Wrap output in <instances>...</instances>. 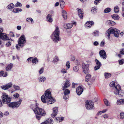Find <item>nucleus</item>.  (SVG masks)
<instances>
[{"label":"nucleus","mask_w":124,"mask_h":124,"mask_svg":"<svg viewBox=\"0 0 124 124\" xmlns=\"http://www.w3.org/2000/svg\"><path fill=\"white\" fill-rule=\"evenodd\" d=\"M13 85V83L11 82L5 85H2L1 86V88L4 90H7L11 88Z\"/></svg>","instance_id":"9d476101"},{"label":"nucleus","mask_w":124,"mask_h":124,"mask_svg":"<svg viewBox=\"0 0 124 124\" xmlns=\"http://www.w3.org/2000/svg\"><path fill=\"white\" fill-rule=\"evenodd\" d=\"M22 6V4L18 2H17L15 5V6L16 7H18L19 6L21 7Z\"/></svg>","instance_id":"09e8293b"},{"label":"nucleus","mask_w":124,"mask_h":124,"mask_svg":"<svg viewBox=\"0 0 124 124\" xmlns=\"http://www.w3.org/2000/svg\"><path fill=\"white\" fill-rule=\"evenodd\" d=\"M95 61L97 65L98 66H100L101 67V63L97 59H96L95 60Z\"/></svg>","instance_id":"a19ab883"},{"label":"nucleus","mask_w":124,"mask_h":124,"mask_svg":"<svg viewBox=\"0 0 124 124\" xmlns=\"http://www.w3.org/2000/svg\"><path fill=\"white\" fill-rule=\"evenodd\" d=\"M59 61V59L58 57L57 56H55L54 58L53 62L54 63L55 62H57Z\"/></svg>","instance_id":"58836bf2"},{"label":"nucleus","mask_w":124,"mask_h":124,"mask_svg":"<svg viewBox=\"0 0 124 124\" xmlns=\"http://www.w3.org/2000/svg\"><path fill=\"white\" fill-rule=\"evenodd\" d=\"M39 60L36 57H33L32 61V65H35L38 63L39 62Z\"/></svg>","instance_id":"412c9836"},{"label":"nucleus","mask_w":124,"mask_h":124,"mask_svg":"<svg viewBox=\"0 0 124 124\" xmlns=\"http://www.w3.org/2000/svg\"><path fill=\"white\" fill-rule=\"evenodd\" d=\"M22 11V9H21L14 8L13 10V12L15 13H18L19 12H21Z\"/></svg>","instance_id":"c756f323"},{"label":"nucleus","mask_w":124,"mask_h":124,"mask_svg":"<svg viewBox=\"0 0 124 124\" xmlns=\"http://www.w3.org/2000/svg\"><path fill=\"white\" fill-rule=\"evenodd\" d=\"M117 104L118 105L124 104V99H118L117 102Z\"/></svg>","instance_id":"a878e982"},{"label":"nucleus","mask_w":124,"mask_h":124,"mask_svg":"<svg viewBox=\"0 0 124 124\" xmlns=\"http://www.w3.org/2000/svg\"><path fill=\"white\" fill-rule=\"evenodd\" d=\"M70 85V82L68 80H67L64 84V85L62 87V90H64L66 88H68Z\"/></svg>","instance_id":"4468645a"},{"label":"nucleus","mask_w":124,"mask_h":124,"mask_svg":"<svg viewBox=\"0 0 124 124\" xmlns=\"http://www.w3.org/2000/svg\"><path fill=\"white\" fill-rule=\"evenodd\" d=\"M0 38L4 40H10L9 38L5 33H3L0 36Z\"/></svg>","instance_id":"a211bd4d"},{"label":"nucleus","mask_w":124,"mask_h":124,"mask_svg":"<svg viewBox=\"0 0 124 124\" xmlns=\"http://www.w3.org/2000/svg\"><path fill=\"white\" fill-rule=\"evenodd\" d=\"M82 68L83 71L85 74H88L89 73V65L86 64L84 63L82 64Z\"/></svg>","instance_id":"1a4fd4ad"},{"label":"nucleus","mask_w":124,"mask_h":124,"mask_svg":"<svg viewBox=\"0 0 124 124\" xmlns=\"http://www.w3.org/2000/svg\"><path fill=\"white\" fill-rule=\"evenodd\" d=\"M77 85V84H75L74 83H73L72 84V87L73 88H74L75 87V85Z\"/></svg>","instance_id":"69168bd1"},{"label":"nucleus","mask_w":124,"mask_h":124,"mask_svg":"<svg viewBox=\"0 0 124 124\" xmlns=\"http://www.w3.org/2000/svg\"><path fill=\"white\" fill-rule=\"evenodd\" d=\"M83 91V89L80 86L77 87L76 90L77 93L79 95H80L82 93Z\"/></svg>","instance_id":"f3484780"},{"label":"nucleus","mask_w":124,"mask_h":124,"mask_svg":"<svg viewBox=\"0 0 124 124\" xmlns=\"http://www.w3.org/2000/svg\"><path fill=\"white\" fill-rule=\"evenodd\" d=\"M61 72L63 74H65L67 72V70L64 69H62L61 70Z\"/></svg>","instance_id":"49530a36"},{"label":"nucleus","mask_w":124,"mask_h":124,"mask_svg":"<svg viewBox=\"0 0 124 124\" xmlns=\"http://www.w3.org/2000/svg\"><path fill=\"white\" fill-rule=\"evenodd\" d=\"M107 22L109 24L111 25H115L116 24V23L115 22L110 20H108L107 21Z\"/></svg>","instance_id":"e433bc0d"},{"label":"nucleus","mask_w":124,"mask_h":124,"mask_svg":"<svg viewBox=\"0 0 124 124\" xmlns=\"http://www.w3.org/2000/svg\"><path fill=\"white\" fill-rule=\"evenodd\" d=\"M74 70L75 72H77L78 70V66H75L73 67Z\"/></svg>","instance_id":"603ef678"},{"label":"nucleus","mask_w":124,"mask_h":124,"mask_svg":"<svg viewBox=\"0 0 124 124\" xmlns=\"http://www.w3.org/2000/svg\"><path fill=\"white\" fill-rule=\"evenodd\" d=\"M114 11L116 13H118L119 11V8L117 6H116L114 7Z\"/></svg>","instance_id":"7c9ffc66"},{"label":"nucleus","mask_w":124,"mask_h":124,"mask_svg":"<svg viewBox=\"0 0 124 124\" xmlns=\"http://www.w3.org/2000/svg\"><path fill=\"white\" fill-rule=\"evenodd\" d=\"M70 63L69 62V61L67 62L66 63V66L68 68V69H69L70 68Z\"/></svg>","instance_id":"864d4df0"},{"label":"nucleus","mask_w":124,"mask_h":124,"mask_svg":"<svg viewBox=\"0 0 124 124\" xmlns=\"http://www.w3.org/2000/svg\"><path fill=\"white\" fill-rule=\"evenodd\" d=\"M120 117L121 119H124V113L121 112L120 114Z\"/></svg>","instance_id":"79ce46f5"},{"label":"nucleus","mask_w":124,"mask_h":124,"mask_svg":"<svg viewBox=\"0 0 124 124\" xmlns=\"http://www.w3.org/2000/svg\"><path fill=\"white\" fill-rule=\"evenodd\" d=\"M62 15L63 18L64 19H66L67 18V14L66 12L64 10H62Z\"/></svg>","instance_id":"b1692460"},{"label":"nucleus","mask_w":124,"mask_h":124,"mask_svg":"<svg viewBox=\"0 0 124 124\" xmlns=\"http://www.w3.org/2000/svg\"><path fill=\"white\" fill-rule=\"evenodd\" d=\"M110 86L111 87L114 86L115 89L114 92V93L117 96H121L122 95L120 93L121 86L120 85L118 84L116 82L113 81L111 82L110 84Z\"/></svg>","instance_id":"20e7f679"},{"label":"nucleus","mask_w":124,"mask_h":124,"mask_svg":"<svg viewBox=\"0 0 124 124\" xmlns=\"http://www.w3.org/2000/svg\"><path fill=\"white\" fill-rule=\"evenodd\" d=\"M36 109H34L33 111L34 113L36 114L40 115L41 116H44L46 114V112L44 109L39 108H36Z\"/></svg>","instance_id":"0eeeda50"},{"label":"nucleus","mask_w":124,"mask_h":124,"mask_svg":"<svg viewBox=\"0 0 124 124\" xmlns=\"http://www.w3.org/2000/svg\"><path fill=\"white\" fill-rule=\"evenodd\" d=\"M58 111V108L57 107H55L53 108V113L51 115L52 117H54L56 116L57 113Z\"/></svg>","instance_id":"dca6fc26"},{"label":"nucleus","mask_w":124,"mask_h":124,"mask_svg":"<svg viewBox=\"0 0 124 124\" xmlns=\"http://www.w3.org/2000/svg\"><path fill=\"white\" fill-rule=\"evenodd\" d=\"M38 103H36V105H31L30 106L31 108L32 109L33 111H34V108H35V110L36 109V108H39V107H38Z\"/></svg>","instance_id":"cd10ccee"},{"label":"nucleus","mask_w":124,"mask_h":124,"mask_svg":"<svg viewBox=\"0 0 124 124\" xmlns=\"http://www.w3.org/2000/svg\"><path fill=\"white\" fill-rule=\"evenodd\" d=\"M105 43L103 41H101L100 44V46L101 47L103 46L104 45Z\"/></svg>","instance_id":"e2e57ef3"},{"label":"nucleus","mask_w":124,"mask_h":124,"mask_svg":"<svg viewBox=\"0 0 124 124\" xmlns=\"http://www.w3.org/2000/svg\"><path fill=\"white\" fill-rule=\"evenodd\" d=\"M93 44L95 46H97L99 45V43L98 41H95L93 42Z\"/></svg>","instance_id":"052dcab7"},{"label":"nucleus","mask_w":124,"mask_h":124,"mask_svg":"<svg viewBox=\"0 0 124 124\" xmlns=\"http://www.w3.org/2000/svg\"><path fill=\"white\" fill-rule=\"evenodd\" d=\"M104 75L106 78H107L111 77V74L108 73H105L104 74Z\"/></svg>","instance_id":"72a5a7b5"},{"label":"nucleus","mask_w":124,"mask_h":124,"mask_svg":"<svg viewBox=\"0 0 124 124\" xmlns=\"http://www.w3.org/2000/svg\"><path fill=\"white\" fill-rule=\"evenodd\" d=\"M59 3L61 8H63L65 5L64 2L63 0H59Z\"/></svg>","instance_id":"bb28decb"},{"label":"nucleus","mask_w":124,"mask_h":124,"mask_svg":"<svg viewBox=\"0 0 124 124\" xmlns=\"http://www.w3.org/2000/svg\"><path fill=\"white\" fill-rule=\"evenodd\" d=\"M120 65H122L124 63V59H122L118 61Z\"/></svg>","instance_id":"c03bdc74"},{"label":"nucleus","mask_w":124,"mask_h":124,"mask_svg":"<svg viewBox=\"0 0 124 124\" xmlns=\"http://www.w3.org/2000/svg\"><path fill=\"white\" fill-rule=\"evenodd\" d=\"M13 64L12 63H10L6 67V70L7 71H8L11 70L13 67Z\"/></svg>","instance_id":"4be33fe9"},{"label":"nucleus","mask_w":124,"mask_h":124,"mask_svg":"<svg viewBox=\"0 0 124 124\" xmlns=\"http://www.w3.org/2000/svg\"><path fill=\"white\" fill-rule=\"evenodd\" d=\"M120 53L122 54H124V48H123L121 49L120 51Z\"/></svg>","instance_id":"680f3d73"},{"label":"nucleus","mask_w":124,"mask_h":124,"mask_svg":"<svg viewBox=\"0 0 124 124\" xmlns=\"http://www.w3.org/2000/svg\"><path fill=\"white\" fill-rule=\"evenodd\" d=\"M97 10V8L96 7H94L92 8L91 11L93 13H95L96 12Z\"/></svg>","instance_id":"4c0bfd02"},{"label":"nucleus","mask_w":124,"mask_h":124,"mask_svg":"<svg viewBox=\"0 0 124 124\" xmlns=\"http://www.w3.org/2000/svg\"><path fill=\"white\" fill-rule=\"evenodd\" d=\"M105 104L107 106H109V104L108 103V100L106 99H104L103 100Z\"/></svg>","instance_id":"a18cd8bd"},{"label":"nucleus","mask_w":124,"mask_h":124,"mask_svg":"<svg viewBox=\"0 0 124 124\" xmlns=\"http://www.w3.org/2000/svg\"><path fill=\"white\" fill-rule=\"evenodd\" d=\"M52 15L51 14H49L46 16V19L47 21L51 23L53 21V19L52 18Z\"/></svg>","instance_id":"aec40b11"},{"label":"nucleus","mask_w":124,"mask_h":124,"mask_svg":"<svg viewBox=\"0 0 124 124\" xmlns=\"http://www.w3.org/2000/svg\"><path fill=\"white\" fill-rule=\"evenodd\" d=\"M47 120L49 124H53L54 123L53 120L51 118H49Z\"/></svg>","instance_id":"f704fd0d"},{"label":"nucleus","mask_w":124,"mask_h":124,"mask_svg":"<svg viewBox=\"0 0 124 124\" xmlns=\"http://www.w3.org/2000/svg\"><path fill=\"white\" fill-rule=\"evenodd\" d=\"M42 116H40V115H36V117L38 120H39Z\"/></svg>","instance_id":"bf43d9fd"},{"label":"nucleus","mask_w":124,"mask_h":124,"mask_svg":"<svg viewBox=\"0 0 124 124\" xmlns=\"http://www.w3.org/2000/svg\"><path fill=\"white\" fill-rule=\"evenodd\" d=\"M93 102L90 100H87L85 102V106L87 109H92L93 107Z\"/></svg>","instance_id":"6e6552de"},{"label":"nucleus","mask_w":124,"mask_h":124,"mask_svg":"<svg viewBox=\"0 0 124 124\" xmlns=\"http://www.w3.org/2000/svg\"><path fill=\"white\" fill-rule=\"evenodd\" d=\"M94 24V23L93 21H87L85 23V26L87 28H90Z\"/></svg>","instance_id":"2eb2a0df"},{"label":"nucleus","mask_w":124,"mask_h":124,"mask_svg":"<svg viewBox=\"0 0 124 124\" xmlns=\"http://www.w3.org/2000/svg\"><path fill=\"white\" fill-rule=\"evenodd\" d=\"M111 10V8H106L104 10V12L105 13H108L110 12Z\"/></svg>","instance_id":"473e14b6"},{"label":"nucleus","mask_w":124,"mask_h":124,"mask_svg":"<svg viewBox=\"0 0 124 124\" xmlns=\"http://www.w3.org/2000/svg\"><path fill=\"white\" fill-rule=\"evenodd\" d=\"M2 98L3 103L7 104L8 107L12 109L18 108L20 105L22 101V100L20 99L18 101L9 103L11 100V98L8 97V95L5 93H2Z\"/></svg>","instance_id":"f257e3e1"},{"label":"nucleus","mask_w":124,"mask_h":124,"mask_svg":"<svg viewBox=\"0 0 124 124\" xmlns=\"http://www.w3.org/2000/svg\"><path fill=\"white\" fill-rule=\"evenodd\" d=\"M112 18L114 19L117 20L119 19V17L116 14H113L111 16Z\"/></svg>","instance_id":"c85d7f7f"},{"label":"nucleus","mask_w":124,"mask_h":124,"mask_svg":"<svg viewBox=\"0 0 124 124\" xmlns=\"http://www.w3.org/2000/svg\"><path fill=\"white\" fill-rule=\"evenodd\" d=\"M26 20L27 22L30 23H34V21L33 19L31 17H28L26 18Z\"/></svg>","instance_id":"2f4dec72"},{"label":"nucleus","mask_w":124,"mask_h":124,"mask_svg":"<svg viewBox=\"0 0 124 124\" xmlns=\"http://www.w3.org/2000/svg\"><path fill=\"white\" fill-rule=\"evenodd\" d=\"M119 32L120 31L117 30V29L116 28L109 29L106 31L105 34L106 36L108 37V39H110V34H113L115 37H118Z\"/></svg>","instance_id":"39448f33"},{"label":"nucleus","mask_w":124,"mask_h":124,"mask_svg":"<svg viewBox=\"0 0 124 124\" xmlns=\"http://www.w3.org/2000/svg\"><path fill=\"white\" fill-rule=\"evenodd\" d=\"M91 75L89 74H87V75L85 77V81L86 82H87L88 81L90 82H92L91 80Z\"/></svg>","instance_id":"393cba45"},{"label":"nucleus","mask_w":124,"mask_h":124,"mask_svg":"<svg viewBox=\"0 0 124 124\" xmlns=\"http://www.w3.org/2000/svg\"><path fill=\"white\" fill-rule=\"evenodd\" d=\"M76 23V22L74 21L72 23H70L64 25L63 27L65 28L69 29H70L72 28L73 24H75Z\"/></svg>","instance_id":"ddd939ff"},{"label":"nucleus","mask_w":124,"mask_h":124,"mask_svg":"<svg viewBox=\"0 0 124 124\" xmlns=\"http://www.w3.org/2000/svg\"><path fill=\"white\" fill-rule=\"evenodd\" d=\"M44 68L43 67H42L41 68L40 70L39 71V73L40 74H42L43 72Z\"/></svg>","instance_id":"8fccbe9b"},{"label":"nucleus","mask_w":124,"mask_h":124,"mask_svg":"<svg viewBox=\"0 0 124 124\" xmlns=\"http://www.w3.org/2000/svg\"><path fill=\"white\" fill-rule=\"evenodd\" d=\"M100 67H101L100 66H98L97 65L96 66L94 67L95 70H96L99 69Z\"/></svg>","instance_id":"4d7b16f0"},{"label":"nucleus","mask_w":124,"mask_h":124,"mask_svg":"<svg viewBox=\"0 0 124 124\" xmlns=\"http://www.w3.org/2000/svg\"><path fill=\"white\" fill-rule=\"evenodd\" d=\"M11 44V42L9 41L6 44V46L7 47L10 46Z\"/></svg>","instance_id":"6e6d98bb"},{"label":"nucleus","mask_w":124,"mask_h":124,"mask_svg":"<svg viewBox=\"0 0 124 124\" xmlns=\"http://www.w3.org/2000/svg\"><path fill=\"white\" fill-rule=\"evenodd\" d=\"M102 0H95L94 1V4L97 5L98 3H99Z\"/></svg>","instance_id":"3c124183"},{"label":"nucleus","mask_w":124,"mask_h":124,"mask_svg":"<svg viewBox=\"0 0 124 124\" xmlns=\"http://www.w3.org/2000/svg\"><path fill=\"white\" fill-rule=\"evenodd\" d=\"M78 9V14L79 16L81 19H82L83 18V10L80 9H78L77 8V9Z\"/></svg>","instance_id":"6ab92c4d"},{"label":"nucleus","mask_w":124,"mask_h":124,"mask_svg":"<svg viewBox=\"0 0 124 124\" xmlns=\"http://www.w3.org/2000/svg\"><path fill=\"white\" fill-rule=\"evenodd\" d=\"M13 87L16 90H18L20 89V87L18 86L14 85L13 86Z\"/></svg>","instance_id":"37998d69"},{"label":"nucleus","mask_w":124,"mask_h":124,"mask_svg":"<svg viewBox=\"0 0 124 124\" xmlns=\"http://www.w3.org/2000/svg\"><path fill=\"white\" fill-rule=\"evenodd\" d=\"M14 7V5L12 3L10 4L7 7L8 8L11 9L13 8Z\"/></svg>","instance_id":"c9c22d12"},{"label":"nucleus","mask_w":124,"mask_h":124,"mask_svg":"<svg viewBox=\"0 0 124 124\" xmlns=\"http://www.w3.org/2000/svg\"><path fill=\"white\" fill-rule=\"evenodd\" d=\"M19 96V94L18 93H16L13 95V96L16 98H18Z\"/></svg>","instance_id":"5fc2aeb1"},{"label":"nucleus","mask_w":124,"mask_h":124,"mask_svg":"<svg viewBox=\"0 0 124 124\" xmlns=\"http://www.w3.org/2000/svg\"><path fill=\"white\" fill-rule=\"evenodd\" d=\"M38 79L39 81L40 82H44L46 80V78L45 77L42 76L38 78Z\"/></svg>","instance_id":"5701e85b"},{"label":"nucleus","mask_w":124,"mask_h":124,"mask_svg":"<svg viewBox=\"0 0 124 124\" xmlns=\"http://www.w3.org/2000/svg\"><path fill=\"white\" fill-rule=\"evenodd\" d=\"M60 32L59 28L58 26H56L55 30L51 36V39L55 43H57L60 40Z\"/></svg>","instance_id":"7ed1b4c3"},{"label":"nucleus","mask_w":124,"mask_h":124,"mask_svg":"<svg viewBox=\"0 0 124 124\" xmlns=\"http://www.w3.org/2000/svg\"><path fill=\"white\" fill-rule=\"evenodd\" d=\"M41 98L42 101L43 103H47L48 104H52L55 101V100L51 96V92L49 90L46 91L44 95H43Z\"/></svg>","instance_id":"f03ea898"},{"label":"nucleus","mask_w":124,"mask_h":124,"mask_svg":"<svg viewBox=\"0 0 124 124\" xmlns=\"http://www.w3.org/2000/svg\"><path fill=\"white\" fill-rule=\"evenodd\" d=\"M100 57L103 59H105L107 57V55L105 51L103 50H100L99 52Z\"/></svg>","instance_id":"9b49d317"},{"label":"nucleus","mask_w":124,"mask_h":124,"mask_svg":"<svg viewBox=\"0 0 124 124\" xmlns=\"http://www.w3.org/2000/svg\"><path fill=\"white\" fill-rule=\"evenodd\" d=\"M59 4V2H57L55 4V6L57 7L58 6Z\"/></svg>","instance_id":"774afa93"},{"label":"nucleus","mask_w":124,"mask_h":124,"mask_svg":"<svg viewBox=\"0 0 124 124\" xmlns=\"http://www.w3.org/2000/svg\"><path fill=\"white\" fill-rule=\"evenodd\" d=\"M92 35L95 36H98L99 35L98 32L97 31H95L93 32Z\"/></svg>","instance_id":"ea45409f"},{"label":"nucleus","mask_w":124,"mask_h":124,"mask_svg":"<svg viewBox=\"0 0 124 124\" xmlns=\"http://www.w3.org/2000/svg\"><path fill=\"white\" fill-rule=\"evenodd\" d=\"M26 42L25 37L24 35L21 36L18 40V44H16V47L18 50L20 49V47H22Z\"/></svg>","instance_id":"423d86ee"},{"label":"nucleus","mask_w":124,"mask_h":124,"mask_svg":"<svg viewBox=\"0 0 124 124\" xmlns=\"http://www.w3.org/2000/svg\"><path fill=\"white\" fill-rule=\"evenodd\" d=\"M41 124H49L47 120L41 123Z\"/></svg>","instance_id":"338daca9"},{"label":"nucleus","mask_w":124,"mask_h":124,"mask_svg":"<svg viewBox=\"0 0 124 124\" xmlns=\"http://www.w3.org/2000/svg\"><path fill=\"white\" fill-rule=\"evenodd\" d=\"M64 90L65 91L64 92V95L63 98L64 100H67L69 98L68 95L70 94V92L69 89H65Z\"/></svg>","instance_id":"f8f14e48"},{"label":"nucleus","mask_w":124,"mask_h":124,"mask_svg":"<svg viewBox=\"0 0 124 124\" xmlns=\"http://www.w3.org/2000/svg\"><path fill=\"white\" fill-rule=\"evenodd\" d=\"M8 74L7 73V72H5V73H2V76L3 77H6L7 76Z\"/></svg>","instance_id":"13d9d810"},{"label":"nucleus","mask_w":124,"mask_h":124,"mask_svg":"<svg viewBox=\"0 0 124 124\" xmlns=\"http://www.w3.org/2000/svg\"><path fill=\"white\" fill-rule=\"evenodd\" d=\"M33 57H30L28 58L27 60V61L28 62H32L33 60Z\"/></svg>","instance_id":"de8ad7c7"},{"label":"nucleus","mask_w":124,"mask_h":124,"mask_svg":"<svg viewBox=\"0 0 124 124\" xmlns=\"http://www.w3.org/2000/svg\"><path fill=\"white\" fill-rule=\"evenodd\" d=\"M9 34L12 37H14V33L13 32H10Z\"/></svg>","instance_id":"0e129e2a"}]
</instances>
